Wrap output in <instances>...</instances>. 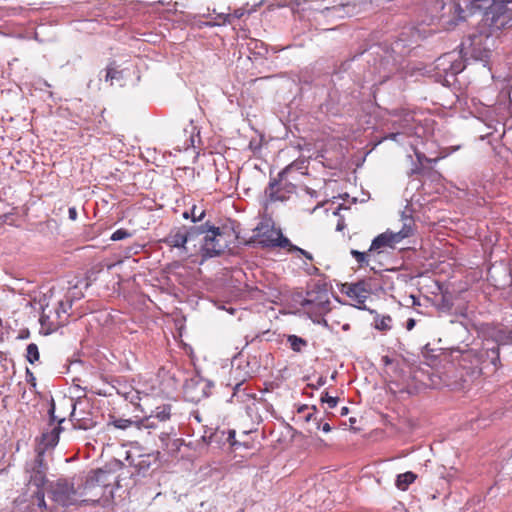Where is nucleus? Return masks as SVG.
Instances as JSON below:
<instances>
[{"mask_svg": "<svg viewBox=\"0 0 512 512\" xmlns=\"http://www.w3.org/2000/svg\"><path fill=\"white\" fill-rule=\"evenodd\" d=\"M512 27V2H492L486 9L477 31L468 37L471 55L487 61L495 47V39L504 28Z\"/></svg>", "mask_w": 512, "mask_h": 512, "instance_id": "nucleus-1", "label": "nucleus"}, {"mask_svg": "<svg viewBox=\"0 0 512 512\" xmlns=\"http://www.w3.org/2000/svg\"><path fill=\"white\" fill-rule=\"evenodd\" d=\"M203 239H200V252L203 258H212L231 249L237 239L236 232L229 226L216 227L205 222Z\"/></svg>", "mask_w": 512, "mask_h": 512, "instance_id": "nucleus-2", "label": "nucleus"}, {"mask_svg": "<svg viewBox=\"0 0 512 512\" xmlns=\"http://www.w3.org/2000/svg\"><path fill=\"white\" fill-rule=\"evenodd\" d=\"M111 473L103 469L91 471L85 480L77 481L80 505L96 504L111 485Z\"/></svg>", "mask_w": 512, "mask_h": 512, "instance_id": "nucleus-3", "label": "nucleus"}, {"mask_svg": "<svg viewBox=\"0 0 512 512\" xmlns=\"http://www.w3.org/2000/svg\"><path fill=\"white\" fill-rule=\"evenodd\" d=\"M480 8L476 2H441L439 24L445 30H452Z\"/></svg>", "mask_w": 512, "mask_h": 512, "instance_id": "nucleus-4", "label": "nucleus"}, {"mask_svg": "<svg viewBox=\"0 0 512 512\" xmlns=\"http://www.w3.org/2000/svg\"><path fill=\"white\" fill-rule=\"evenodd\" d=\"M402 219V228L397 232L387 230L376 236L370 245L369 252L382 253L387 248L393 249L397 243L410 237L413 234L415 227L414 220L407 216H403Z\"/></svg>", "mask_w": 512, "mask_h": 512, "instance_id": "nucleus-5", "label": "nucleus"}, {"mask_svg": "<svg viewBox=\"0 0 512 512\" xmlns=\"http://www.w3.org/2000/svg\"><path fill=\"white\" fill-rule=\"evenodd\" d=\"M49 494L58 505L64 507L80 505L78 487L74 480L58 479L50 485Z\"/></svg>", "mask_w": 512, "mask_h": 512, "instance_id": "nucleus-6", "label": "nucleus"}, {"mask_svg": "<svg viewBox=\"0 0 512 512\" xmlns=\"http://www.w3.org/2000/svg\"><path fill=\"white\" fill-rule=\"evenodd\" d=\"M46 483V466L44 464L43 451H38L37 456L35 457L32 467L31 474L29 478V485L35 486L36 491L34 492L35 498L37 500V505L41 509H46L45 502V494L43 491V486Z\"/></svg>", "mask_w": 512, "mask_h": 512, "instance_id": "nucleus-7", "label": "nucleus"}, {"mask_svg": "<svg viewBox=\"0 0 512 512\" xmlns=\"http://www.w3.org/2000/svg\"><path fill=\"white\" fill-rule=\"evenodd\" d=\"M256 230V238L262 247H280L286 249L290 240L283 236L282 231L269 223H260Z\"/></svg>", "mask_w": 512, "mask_h": 512, "instance_id": "nucleus-8", "label": "nucleus"}, {"mask_svg": "<svg viewBox=\"0 0 512 512\" xmlns=\"http://www.w3.org/2000/svg\"><path fill=\"white\" fill-rule=\"evenodd\" d=\"M341 293L349 297L354 302L355 307L364 309L365 303L372 293V288L369 281L359 280L355 283L342 284Z\"/></svg>", "mask_w": 512, "mask_h": 512, "instance_id": "nucleus-9", "label": "nucleus"}, {"mask_svg": "<svg viewBox=\"0 0 512 512\" xmlns=\"http://www.w3.org/2000/svg\"><path fill=\"white\" fill-rule=\"evenodd\" d=\"M50 414V426H53L50 431H46L41 436V445L43 448L40 451L53 448L58 444L59 435L62 431L61 424L65 420L64 417L55 415V405L52 404L49 410Z\"/></svg>", "mask_w": 512, "mask_h": 512, "instance_id": "nucleus-10", "label": "nucleus"}, {"mask_svg": "<svg viewBox=\"0 0 512 512\" xmlns=\"http://www.w3.org/2000/svg\"><path fill=\"white\" fill-rule=\"evenodd\" d=\"M302 306L307 313H315L317 315L326 314L330 310V301L327 292H308L307 298L303 300Z\"/></svg>", "mask_w": 512, "mask_h": 512, "instance_id": "nucleus-11", "label": "nucleus"}, {"mask_svg": "<svg viewBox=\"0 0 512 512\" xmlns=\"http://www.w3.org/2000/svg\"><path fill=\"white\" fill-rule=\"evenodd\" d=\"M294 187L292 185H286L282 187L279 181H272L269 187L266 189V195L270 202L281 201L284 202L289 199L290 194L293 193Z\"/></svg>", "mask_w": 512, "mask_h": 512, "instance_id": "nucleus-12", "label": "nucleus"}, {"mask_svg": "<svg viewBox=\"0 0 512 512\" xmlns=\"http://www.w3.org/2000/svg\"><path fill=\"white\" fill-rule=\"evenodd\" d=\"M168 246L181 248L188 252L187 235L185 234V226L174 227L169 234L163 239Z\"/></svg>", "mask_w": 512, "mask_h": 512, "instance_id": "nucleus-13", "label": "nucleus"}, {"mask_svg": "<svg viewBox=\"0 0 512 512\" xmlns=\"http://www.w3.org/2000/svg\"><path fill=\"white\" fill-rule=\"evenodd\" d=\"M158 454H146L139 456L138 460L133 463L139 473L147 472L153 465L157 464Z\"/></svg>", "mask_w": 512, "mask_h": 512, "instance_id": "nucleus-14", "label": "nucleus"}, {"mask_svg": "<svg viewBox=\"0 0 512 512\" xmlns=\"http://www.w3.org/2000/svg\"><path fill=\"white\" fill-rule=\"evenodd\" d=\"M205 223L194 224L192 226H185V234L187 235V244L193 243V247L197 245L194 243L197 239L201 237L203 239V235L205 232Z\"/></svg>", "mask_w": 512, "mask_h": 512, "instance_id": "nucleus-15", "label": "nucleus"}, {"mask_svg": "<svg viewBox=\"0 0 512 512\" xmlns=\"http://www.w3.org/2000/svg\"><path fill=\"white\" fill-rule=\"evenodd\" d=\"M417 475L411 471L399 474L396 478L395 485L401 491H406L409 486L415 482Z\"/></svg>", "mask_w": 512, "mask_h": 512, "instance_id": "nucleus-16", "label": "nucleus"}, {"mask_svg": "<svg viewBox=\"0 0 512 512\" xmlns=\"http://www.w3.org/2000/svg\"><path fill=\"white\" fill-rule=\"evenodd\" d=\"M212 11L216 14L215 20H218L219 23H231L234 19H240L244 15V11L242 9H236L233 13H226L222 10L218 11L214 7Z\"/></svg>", "mask_w": 512, "mask_h": 512, "instance_id": "nucleus-17", "label": "nucleus"}, {"mask_svg": "<svg viewBox=\"0 0 512 512\" xmlns=\"http://www.w3.org/2000/svg\"><path fill=\"white\" fill-rule=\"evenodd\" d=\"M351 6H355V3H351V2H341L339 3L338 5L336 6H333L332 8H326L325 9V12H326V16L329 17V16H336V17H339V18H343L345 17V15H347L349 12L347 11Z\"/></svg>", "mask_w": 512, "mask_h": 512, "instance_id": "nucleus-18", "label": "nucleus"}, {"mask_svg": "<svg viewBox=\"0 0 512 512\" xmlns=\"http://www.w3.org/2000/svg\"><path fill=\"white\" fill-rule=\"evenodd\" d=\"M152 418L159 420L160 422H165L171 418V405L164 404L158 406L153 411V414L150 415Z\"/></svg>", "mask_w": 512, "mask_h": 512, "instance_id": "nucleus-19", "label": "nucleus"}, {"mask_svg": "<svg viewBox=\"0 0 512 512\" xmlns=\"http://www.w3.org/2000/svg\"><path fill=\"white\" fill-rule=\"evenodd\" d=\"M391 115L400 118V125L402 127L409 126V124L414 120L413 113L406 109H401V110L395 109L391 112Z\"/></svg>", "mask_w": 512, "mask_h": 512, "instance_id": "nucleus-20", "label": "nucleus"}, {"mask_svg": "<svg viewBox=\"0 0 512 512\" xmlns=\"http://www.w3.org/2000/svg\"><path fill=\"white\" fill-rule=\"evenodd\" d=\"M392 318L389 315L377 316L375 318V328L380 331H388L392 327Z\"/></svg>", "mask_w": 512, "mask_h": 512, "instance_id": "nucleus-21", "label": "nucleus"}, {"mask_svg": "<svg viewBox=\"0 0 512 512\" xmlns=\"http://www.w3.org/2000/svg\"><path fill=\"white\" fill-rule=\"evenodd\" d=\"M288 342L290 344V347L295 352H300L303 347L307 345V341L301 337H298L296 335H290L288 336Z\"/></svg>", "mask_w": 512, "mask_h": 512, "instance_id": "nucleus-22", "label": "nucleus"}, {"mask_svg": "<svg viewBox=\"0 0 512 512\" xmlns=\"http://www.w3.org/2000/svg\"><path fill=\"white\" fill-rule=\"evenodd\" d=\"M26 359L29 363L34 364L40 358L38 346L35 343H30L26 349Z\"/></svg>", "mask_w": 512, "mask_h": 512, "instance_id": "nucleus-23", "label": "nucleus"}, {"mask_svg": "<svg viewBox=\"0 0 512 512\" xmlns=\"http://www.w3.org/2000/svg\"><path fill=\"white\" fill-rule=\"evenodd\" d=\"M370 253L371 252H369V250L367 252H360L354 249L351 250V255L354 257L360 267L369 265L368 257Z\"/></svg>", "mask_w": 512, "mask_h": 512, "instance_id": "nucleus-24", "label": "nucleus"}, {"mask_svg": "<svg viewBox=\"0 0 512 512\" xmlns=\"http://www.w3.org/2000/svg\"><path fill=\"white\" fill-rule=\"evenodd\" d=\"M168 436L169 434L168 433H162L161 436H160V440L161 442L163 443V445L166 446V448L168 450H171V451H178L179 448H180V445H181V439H174L172 441V444H171V447H169V443L166 442L168 440Z\"/></svg>", "mask_w": 512, "mask_h": 512, "instance_id": "nucleus-25", "label": "nucleus"}, {"mask_svg": "<svg viewBox=\"0 0 512 512\" xmlns=\"http://www.w3.org/2000/svg\"><path fill=\"white\" fill-rule=\"evenodd\" d=\"M190 212L191 220L194 224L202 222L206 215L205 210H200L196 205H193V207L190 209Z\"/></svg>", "mask_w": 512, "mask_h": 512, "instance_id": "nucleus-26", "label": "nucleus"}, {"mask_svg": "<svg viewBox=\"0 0 512 512\" xmlns=\"http://www.w3.org/2000/svg\"><path fill=\"white\" fill-rule=\"evenodd\" d=\"M286 249L288 250V252L292 253V252H298L300 253L301 255H303L307 260L309 261H313V256L311 253H309L308 251L296 246V245H293L291 242H290V245H287Z\"/></svg>", "mask_w": 512, "mask_h": 512, "instance_id": "nucleus-27", "label": "nucleus"}, {"mask_svg": "<svg viewBox=\"0 0 512 512\" xmlns=\"http://www.w3.org/2000/svg\"><path fill=\"white\" fill-rule=\"evenodd\" d=\"M71 415L77 421V424H78L79 428L88 429V428H91L94 425L92 419H79V418H76L75 408L73 409Z\"/></svg>", "mask_w": 512, "mask_h": 512, "instance_id": "nucleus-28", "label": "nucleus"}, {"mask_svg": "<svg viewBox=\"0 0 512 512\" xmlns=\"http://www.w3.org/2000/svg\"><path fill=\"white\" fill-rule=\"evenodd\" d=\"M322 403H327L329 408H335L338 403V398L330 396L327 392H324L320 398Z\"/></svg>", "mask_w": 512, "mask_h": 512, "instance_id": "nucleus-29", "label": "nucleus"}, {"mask_svg": "<svg viewBox=\"0 0 512 512\" xmlns=\"http://www.w3.org/2000/svg\"><path fill=\"white\" fill-rule=\"evenodd\" d=\"M131 234L126 229H118L111 235L112 241H119L130 237Z\"/></svg>", "mask_w": 512, "mask_h": 512, "instance_id": "nucleus-30", "label": "nucleus"}, {"mask_svg": "<svg viewBox=\"0 0 512 512\" xmlns=\"http://www.w3.org/2000/svg\"><path fill=\"white\" fill-rule=\"evenodd\" d=\"M154 419L155 418H152L151 416L143 419L140 424H139V428H145V429H152V428H156V425H155V422H154Z\"/></svg>", "mask_w": 512, "mask_h": 512, "instance_id": "nucleus-31", "label": "nucleus"}, {"mask_svg": "<svg viewBox=\"0 0 512 512\" xmlns=\"http://www.w3.org/2000/svg\"><path fill=\"white\" fill-rule=\"evenodd\" d=\"M113 424L116 428L127 429L128 427H130L133 424V422L128 419H117V420L113 421Z\"/></svg>", "mask_w": 512, "mask_h": 512, "instance_id": "nucleus-32", "label": "nucleus"}, {"mask_svg": "<svg viewBox=\"0 0 512 512\" xmlns=\"http://www.w3.org/2000/svg\"><path fill=\"white\" fill-rule=\"evenodd\" d=\"M119 74V71L116 70L114 67H107L106 68V75H105V80L106 81H113L114 79L117 78V75Z\"/></svg>", "mask_w": 512, "mask_h": 512, "instance_id": "nucleus-33", "label": "nucleus"}, {"mask_svg": "<svg viewBox=\"0 0 512 512\" xmlns=\"http://www.w3.org/2000/svg\"><path fill=\"white\" fill-rule=\"evenodd\" d=\"M235 430H229L228 431V437H227V440L228 442L230 443V445L232 447H236L238 445H240V443L235 439Z\"/></svg>", "mask_w": 512, "mask_h": 512, "instance_id": "nucleus-34", "label": "nucleus"}, {"mask_svg": "<svg viewBox=\"0 0 512 512\" xmlns=\"http://www.w3.org/2000/svg\"><path fill=\"white\" fill-rule=\"evenodd\" d=\"M490 351L494 355V358L492 359V363L494 365H496V361L499 360V348L498 347H493V348L490 349Z\"/></svg>", "mask_w": 512, "mask_h": 512, "instance_id": "nucleus-35", "label": "nucleus"}, {"mask_svg": "<svg viewBox=\"0 0 512 512\" xmlns=\"http://www.w3.org/2000/svg\"><path fill=\"white\" fill-rule=\"evenodd\" d=\"M69 218L73 221L77 219V210L75 207H70L68 210Z\"/></svg>", "mask_w": 512, "mask_h": 512, "instance_id": "nucleus-36", "label": "nucleus"}, {"mask_svg": "<svg viewBox=\"0 0 512 512\" xmlns=\"http://www.w3.org/2000/svg\"><path fill=\"white\" fill-rule=\"evenodd\" d=\"M26 374H27V381L30 382L33 386H35L36 385V383H35L36 379H35L33 373L29 369H27L26 370Z\"/></svg>", "mask_w": 512, "mask_h": 512, "instance_id": "nucleus-37", "label": "nucleus"}, {"mask_svg": "<svg viewBox=\"0 0 512 512\" xmlns=\"http://www.w3.org/2000/svg\"><path fill=\"white\" fill-rule=\"evenodd\" d=\"M415 324H416L415 319L409 318L406 322V329L408 331H411L414 328Z\"/></svg>", "mask_w": 512, "mask_h": 512, "instance_id": "nucleus-38", "label": "nucleus"}, {"mask_svg": "<svg viewBox=\"0 0 512 512\" xmlns=\"http://www.w3.org/2000/svg\"><path fill=\"white\" fill-rule=\"evenodd\" d=\"M416 156H417L419 161L425 160L426 162H429V163L436 162L438 160V159H429V158L425 157L422 154H416Z\"/></svg>", "mask_w": 512, "mask_h": 512, "instance_id": "nucleus-39", "label": "nucleus"}, {"mask_svg": "<svg viewBox=\"0 0 512 512\" xmlns=\"http://www.w3.org/2000/svg\"><path fill=\"white\" fill-rule=\"evenodd\" d=\"M322 430L325 432V433H328L331 431V426L329 425V423H324L322 425Z\"/></svg>", "mask_w": 512, "mask_h": 512, "instance_id": "nucleus-40", "label": "nucleus"}, {"mask_svg": "<svg viewBox=\"0 0 512 512\" xmlns=\"http://www.w3.org/2000/svg\"><path fill=\"white\" fill-rule=\"evenodd\" d=\"M182 216L184 219H191V212L185 211Z\"/></svg>", "mask_w": 512, "mask_h": 512, "instance_id": "nucleus-41", "label": "nucleus"}, {"mask_svg": "<svg viewBox=\"0 0 512 512\" xmlns=\"http://www.w3.org/2000/svg\"><path fill=\"white\" fill-rule=\"evenodd\" d=\"M508 98H509L510 103L512 104V85L510 86V89L508 91Z\"/></svg>", "mask_w": 512, "mask_h": 512, "instance_id": "nucleus-42", "label": "nucleus"}, {"mask_svg": "<svg viewBox=\"0 0 512 512\" xmlns=\"http://www.w3.org/2000/svg\"><path fill=\"white\" fill-rule=\"evenodd\" d=\"M347 413H348V408H347V407H343V408L341 409V415H342V416H344V415H346Z\"/></svg>", "mask_w": 512, "mask_h": 512, "instance_id": "nucleus-43", "label": "nucleus"}, {"mask_svg": "<svg viewBox=\"0 0 512 512\" xmlns=\"http://www.w3.org/2000/svg\"><path fill=\"white\" fill-rule=\"evenodd\" d=\"M312 418H313V414H312V413H309V414L305 417V420H306V421H310V420H312Z\"/></svg>", "mask_w": 512, "mask_h": 512, "instance_id": "nucleus-44", "label": "nucleus"}, {"mask_svg": "<svg viewBox=\"0 0 512 512\" xmlns=\"http://www.w3.org/2000/svg\"><path fill=\"white\" fill-rule=\"evenodd\" d=\"M397 136H398V133H392V134L390 135V138H391L392 140H396V137H397Z\"/></svg>", "mask_w": 512, "mask_h": 512, "instance_id": "nucleus-45", "label": "nucleus"}, {"mask_svg": "<svg viewBox=\"0 0 512 512\" xmlns=\"http://www.w3.org/2000/svg\"><path fill=\"white\" fill-rule=\"evenodd\" d=\"M306 408H307V406H306V405H304V406L300 407L298 411H299V412H302V411H304Z\"/></svg>", "mask_w": 512, "mask_h": 512, "instance_id": "nucleus-46", "label": "nucleus"}, {"mask_svg": "<svg viewBox=\"0 0 512 512\" xmlns=\"http://www.w3.org/2000/svg\"><path fill=\"white\" fill-rule=\"evenodd\" d=\"M2 325H3V321H2V319L0 318V327H2Z\"/></svg>", "mask_w": 512, "mask_h": 512, "instance_id": "nucleus-47", "label": "nucleus"}, {"mask_svg": "<svg viewBox=\"0 0 512 512\" xmlns=\"http://www.w3.org/2000/svg\"><path fill=\"white\" fill-rule=\"evenodd\" d=\"M324 381L322 379L319 380V384H323Z\"/></svg>", "mask_w": 512, "mask_h": 512, "instance_id": "nucleus-48", "label": "nucleus"}]
</instances>
